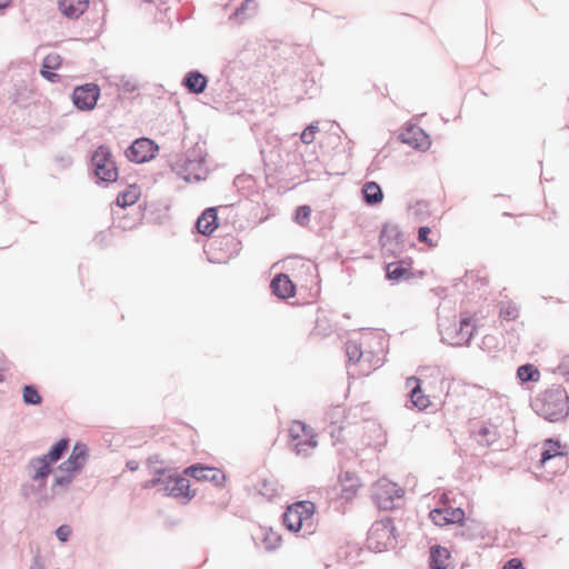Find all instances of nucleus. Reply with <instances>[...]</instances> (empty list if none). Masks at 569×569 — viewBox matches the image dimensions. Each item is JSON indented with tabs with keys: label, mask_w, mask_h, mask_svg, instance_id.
<instances>
[{
	"label": "nucleus",
	"mask_w": 569,
	"mask_h": 569,
	"mask_svg": "<svg viewBox=\"0 0 569 569\" xmlns=\"http://www.w3.org/2000/svg\"><path fill=\"white\" fill-rule=\"evenodd\" d=\"M157 151L158 146L151 139L139 138L127 149L126 156L130 161L142 163L151 160Z\"/></svg>",
	"instance_id": "nucleus-16"
},
{
	"label": "nucleus",
	"mask_w": 569,
	"mask_h": 569,
	"mask_svg": "<svg viewBox=\"0 0 569 569\" xmlns=\"http://www.w3.org/2000/svg\"><path fill=\"white\" fill-rule=\"evenodd\" d=\"M251 538L256 545L262 543L267 551H274L282 541L278 532L273 531L271 528L262 527L252 533Z\"/></svg>",
	"instance_id": "nucleus-19"
},
{
	"label": "nucleus",
	"mask_w": 569,
	"mask_h": 569,
	"mask_svg": "<svg viewBox=\"0 0 569 569\" xmlns=\"http://www.w3.org/2000/svg\"><path fill=\"white\" fill-rule=\"evenodd\" d=\"M21 495L26 499L30 498V496H34L33 482H26L21 486Z\"/></svg>",
	"instance_id": "nucleus-48"
},
{
	"label": "nucleus",
	"mask_w": 569,
	"mask_h": 569,
	"mask_svg": "<svg viewBox=\"0 0 569 569\" xmlns=\"http://www.w3.org/2000/svg\"><path fill=\"white\" fill-rule=\"evenodd\" d=\"M359 487L360 482L355 472H341L338 486L327 490L328 509L338 515H345Z\"/></svg>",
	"instance_id": "nucleus-2"
},
{
	"label": "nucleus",
	"mask_w": 569,
	"mask_h": 569,
	"mask_svg": "<svg viewBox=\"0 0 569 569\" xmlns=\"http://www.w3.org/2000/svg\"><path fill=\"white\" fill-rule=\"evenodd\" d=\"M386 277L392 281H403L415 278L411 260H400L386 266Z\"/></svg>",
	"instance_id": "nucleus-17"
},
{
	"label": "nucleus",
	"mask_w": 569,
	"mask_h": 569,
	"mask_svg": "<svg viewBox=\"0 0 569 569\" xmlns=\"http://www.w3.org/2000/svg\"><path fill=\"white\" fill-rule=\"evenodd\" d=\"M317 506L309 500L296 501L289 505L281 516L282 525L290 532L302 530V537L306 538L315 533L312 529V516Z\"/></svg>",
	"instance_id": "nucleus-3"
},
{
	"label": "nucleus",
	"mask_w": 569,
	"mask_h": 569,
	"mask_svg": "<svg viewBox=\"0 0 569 569\" xmlns=\"http://www.w3.org/2000/svg\"><path fill=\"white\" fill-rule=\"evenodd\" d=\"M29 569H43V566L40 563L39 556L34 557L33 563L30 566Z\"/></svg>",
	"instance_id": "nucleus-54"
},
{
	"label": "nucleus",
	"mask_w": 569,
	"mask_h": 569,
	"mask_svg": "<svg viewBox=\"0 0 569 569\" xmlns=\"http://www.w3.org/2000/svg\"><path fill=\"white\" fill-rule=\"evenodd\" d=\"M22 401L26 406H40L43 401L39 389L33 383H27L22 387Z\"/></svg>",
	"instance_id": "nucleus-31"
},
{
	"label": "nucleus",
	"mask_w": 569,
	"mask_h": 569,
	"mask_svg": "<svg viewBox=\"0 0 569 569\" xmlns=\"http://www.w3.org/2000/svg\"><path fill=\"white\" fill-rule=\"evenodd\" d=\"M503 569H525V567L519 558H511L505 562Z\"/></svg>",
	"instance_id": "nucleus-47"
},
{
	"label": "nucleus",
	"mask_w": 569,
	"mask_h": 569,
	"mask_svg": "<svg viewBox=\"0 0 569 569\" xmlns=\"http://www.w3.org/2000/svg\"><path fill=\"white\" fill-rule=\"evenodd\" d=\"M410 400H411L412 405L415 407H417L419 410L426 409L429 406V403H430L429 398L422 393V390H421L419 383H417L411 389V391H410Z\"/></svg>",
	"instance_id": "nucleus-34"
},
{
	"label": "nucleus",
	"mask_w": 569,
	"mask_h": 569,
	"mask_svg": "<svg viewBox=\"0 0 569 569\" xmlns=\"http://www.w3.org/2000/svg\"><path fill=\"white\" fill-rule=\"evenodd\" d=\"M184 477H192L197 481H209L216 487H223L226 475L216 467L204 466L202 463H193L183 470Z\"/></svg>",
	"instance_id": "nucleus-12"
},
{
	"label": "nucleus",
	"mask_w": 569,
	"mask_h": 569,
	"mask_svg": "<svg viewBox=\"0 0 569 569\" xmlns=\"http://www.w3.org/2000/svg\"><path fill=\"white\" fill-rule=\"evenodd\" d=\"M498 427L490 421L482 422L477 431L473 432L476 441L480 446L489 447L499 439Z\"/></svg>",
	"instance_id": "nucleus-22"
},
{
	"label": "nucleus",
	"mask_w": 569,
	"mask_h": 569,
	"mask_svg": "<svg viewBox=\"0 0 569 569\" xmlns=\"http://www.w3.org/2000/svg\"><path fill=\"white\" fill-rule=\"evenodd\" d=\"M396 528L390 517L373 522L368 531L367 547L375 552H382L396 547Z\"/></svg>",
	"instance_id": "nucleus-4"
},
{
	"label": "nucleus",
	"mask_w": 569,
	"mask_h": 569,
	"mask_svg": "<svg viewBox=\"0 0 569 569\" xmlns=\"http://www.w3.org/2000/svg\"><path fill=\"white\" fill-rule=\"evenodd\" d=\"M432 233L429 227H420L418 230V240L422 243H426L428 247L432 248L437 246L438 238L433 239L430 237Z\"/></svg>",
	"instance_id": "nucleus-36"
},
{
	"label": "nucleus",
	"mask_w": 569,
	"mask_h": 569,
	"mask_svg": "<svg viewBox=\"0 0 569 569\" xmlns=\"http://www.w3.org/2000/svg\"><path fill=\"white\" fill-rule=\"evenodd\" d=\"M517 379L521 385L537 382L540 379V371L533 363H525L518 367Z\"/></svg>",
	"instance_id": "nucleus-30"
},
{
	"label": "nucleus",
	"mask_w": 569,
	"mask_h": 569,
	"mask_svg": "<svg viewBox=\"0 0 569 569\" xmlns=\"http://www.w3.org/2000/svg\"><path fill=\"white\" fill-rule=\"evenodd\" d=\"M3 379H4L3 375H2V373H0V382H2V381H3Z\"/></svg>",
	"instance_id": "nucleus-58"
},
{
	"label": "nucleus",
	"mask_w": 569,
	"mask_h": 569,
	"mask_svg": "<svg viewBox=\"0 0 569 569\" xmlns=\"http://www.w3.org/2000/svg\"><path fill=\"white\" fill-rule=\"evenodd\" d=\"M403 490L387 479L378 480L373 486L372 499L380 510H393L399 507Z\"/></svg>",
	"instance_id": "nucleus-5"
},
{
	"label": "nucleus",
	"mask_w": 569,
	"mask_h": 569,
	"mask_svg": "<svg viewBox=\"0 0 569 569\" xmlns=\"http://www.w3.org/2000/svg\"><path fill=\"white\" fill-rule=\"evenodd\" d=\"M372 430H373L375 433H377V440L375 441L373 446L375 447H382V446H385L386 442H387V438H386V433L382 430V428L380 426L372 425Z\"/></svg>",
	"instance_id": "nucleus-41"
},
{
	"label": "nucleus",
	"mask_w": 569,
	"mask_h": 569,
	"mask_svg": "<svg viewBox=\"0 0 569 569\" xmlns=\"http://www.w3.org/2000/svg\"><path fill=\"white\" fill-rule=\"evenodd\" d=\"M305 441H306L305 437H299V440H291L290 442L292 443V450L295 451V445H297L298 442H305Z\"/></svg>",
	"instance_id": "nucleus-56"
},
{
	"label": "nucleus",
	"mask_w": 569,
	"mask_h": 569,
	"mask_svg": "<svg viewBox=\"0 0 569 569\" xmlns=\"http://www.w3.org/2000/svg\"><path fill=\"white\" fill-rule=\"evenodd\" d=\"M126 468L130 471H137L139 469V462L137 460H128Z\"/></svg>",
	"instance_id": "nucleus-53"
},
{
	"label": "nucleus",
	"mask_w": 569,
	"mask_h": 569,
	"mask_svg": "<svg viewBox=\"0 0 569 569\" xmlns=\"http://www.w3.org/2000/svg\"><path fill=\"white\" fill-rule=\"evenodd\" d=\"M164 481V478H154V477H151L149 480H146L141 487L142 489H152V488H160L161 487V483H163Z\"/></svg>",
	"instance_id": "nucleus-45"
},
{
	"label": "nucleus",
	"mask_w": 569,
	"mask_h": 569,
	"mask_svg": "<svg viewBox=\"0 0 569 569\" xmlns=\"http://www.w3.org/2000/svg\"><path fill=\"white\" fill-rule=\"evenodd\" d=\"M282 489V486L273 478L262 479L257 487L259 495L266 497L268 500H272L278 497Z\"/></svg>",
	"instance_id": "nucleus-28"
},
{
	"label": "nucleus",
	"mask_w": 569,
	"mask_h": 569,
	"mask_svg": "<svg viewBox=\"0 0 569 569\" xmlns=\"http://www.w3.org/2000/svg\"><path fill=\"white\" fill-rule=\"evenodd\" d=\"M149 470L154 478H166L169 473H172L174 469L169 467H152Z\"/></svg>",
	"instance_id": "nucleus-42"
},
{
	"label": "nucleus",
	"mask_w": 569,
	"mask_h": 569,
	"mask_svg": "<svg viewBox=\"0 0 569 569\" xmlns=\"http://www.w3.org/2000/svg\"><path fill=\"white\" fill-rule=\"evenodd\" d=\"M11 0H0V9H3L9 6Z\"/></svg>",
	"instance_id": "nucleus-57"
},
{
	"label": "nucleus",
	"mask_w": 569,
	"mask_h": 569,
	"mask_svg": "<svg viewBox=\"0 0 569 569\" xmlns=\"http://www.w3.org/2000/svg\"><path fill=\"white\" fill-rule=\"evenodd\" d=\"M61 57L58 53L52 52L47 54L42 62V77H44L51 82L57 81L59 76L57 73L51 72V70L58 69L61 66Z\"/></svg>",
	"instance_id": "nucleus-26"
},
{
	"label": "nucleus",
	"mask_w": 569,
	"mask_h": 569,
	"mask_svg": "<svg viewBox=\"0 0 569 569\" xmlns=\"http://www.w3.org/2000/svg\"><path fill=\"white\" fill-rule=\"evenodd\" d=\"M288 432L290 441L299 440V437L306 438L305 442H298L295 445V452L298 456L307 457L318 446L317 433L310 426L301 420H295Z\"/></svg>",
	"instance_id": "nucleus-7"
},
{
	"label": "nucleus",
	"mask_w": 569,
	"mask_h": 569,
	"mask_svg": "<svg viewBox=\"0 0 569 569\" xmlns=\"http://www.w3.org/2000/svg\"><path fill=\"white\" fill-rule=\"evenodd\" d=\"M546 471L552 477L555 476L556 473H552L551 471L557 469V463L556 462H552L551 465H549L547 468H545Z\"/></svg>",
	"instance_id": "nucleus-55"
},
{
	"label": "nucleus",
	"mask_w": 569,
	"mask_h": 569,
	"mask_svg": "<svg viewBox=\"0 0 569 569\" xmlns=\"http://www.w3.org/2000/svg\"><path fill=\"white\" fill-rule=\"evenodd\" d=\"M310 212H311V210L309 207H307V206L299 207L297 210V213H296L297 221L300 224H305L309 219Z\"/></svg>",
	"instance_id": "nucleus-44"
},
{
	"label": "nucleus",
	"mask_w": 569,
	"mask_h": 569,
	"mask_svg": "<svg viewBox=\"0 0 569 569\" xmlns=\"http://www.w3.org/2000/svg\"><path fill=\"white\" fill-rule=\"evenodd\" d=\"M552 462L557 463V469L552 470V473H565L568 469V457L561 449L560 441L548 438L542 445L538 467L547 468Z\"/></svg>",
	"instance_id": "nucleus-6"
},
{
	"label": "nucleus",
	"mask_w": 569,
	"mask_h": 569,
	"mask_svg": "<svg viewBox=\"0 0 569 569\" xmlns=\"http://www.w3.org/2000/svg\"><path fill=\"white\" fill-rule=\"evenodd\" d=\"M399 139L402 143L419 151H427L431 146L430 137L416 124H407L401 130Z\"/></svg>",
	"instance_id": "nucleus-15"
},
{
	"label": "nucleus",
	"mask_w": 569,
	"mask_h": 569,
	"mask_svg": "<svg viewBox=\"0 0 569 569\" xmlns=\"http://www.w3.org/2000/svg\"><path fill=\"white\" fill-rule=\"evenodd\" d=\"M47 482L48 480H39L33 482L34 496L42 495L47 491Z\"/></svg>",
	"instance_id": "nucleus-50"
},
{
	"label": "nucleus",
	"mask_w": 569,
	"mask_h": 569,
	"mask_svg": "<svg viewBox=\"0 0 569 569\" xmlns=\"http://www.w3.org/2000/svg\"><path fill=\"white\" fill-rule=\"evenodd\" d=\"M164 481V478H154V477H151L149 480H146L141 487L142 489H152V488H160L161 487V483H163Z\"/></svg>",
	"instance_id": "nucleus-46"
},
{
	"label": "nucleus",
	"mask_w": 569,
	"mask_h": 569,
	"mask_svg": "<svg viewBox=\"0 0 569 569\" xmlns=\"http://www.w3.org/2000/svg\"><path fill=\"white\" fill-rule=\"evenodd\" d=\"M34 497L37 498L39 505H47L50 500L53 499V495L49 496L47 491L43 492L42 495H37Z\"/></svg>",
	"instance_id": "nucleus-52"
},
{
	"label": "nucleus",
	"mask_w": 569,
	"mask_h": 569,
	"mask_svg": "<svg viewBox=\"0 0 569 569\" xmlns=\"http://www.w3.org/2000/svg\"><path fill=\"white\" fill-rule=\"evenodd\" d=\"M99 97V86L94 83H86L74 88L72 92V102L79 110L90 111L97 106Z\"/></svg>",
	"instance_id": "nucleus-13"
},
{
	"label": "nucleus",
	"mask_w": 569,
	"mask_h": 569,
	"mask_svg": "<svg viewBox=\"0 0 569 569\" xmlns=\"http://www.w3.org/2000/svg\"><path fill=\"white\" fill-rule=\"evenodd\" d=\"M218 228V216L214 208L206 209L198 218L197 229L204 236L211 234Z\"/></svg>",
	"instance_id": "nucleus-24"
},
{
	"label": "nucleus",
	"mask_w": 569,
	"mask_h": 569,
	"mask_svg": "<svg viewBox=\"0 0 569 569\" xmlns=\"http://www.w3.org/2000/svg\"><path fill=\"white\" fill-rule=\"evenodd\" d=\"M362 193L366 202L369 204L380 203L383 199V193L380 186L373 181L363 184Z\"/></svg>",
	"instance_id": "nucleus-32"
},
{
	"label": "nucleus",
	"mask_w": 569,
	"mask_h": 569,
	"mask_svg": "<svg viewBox=\"0 0 569 569\" xmlns=\"http://www.w3.org/2000/svg\"><path fill=\"white\" fill-rule=\"evenodd\" d=\"M57 569H59V568H57Z\"/></svg>",
	"instance_id": "nucleus-59"
},
{
	"label": "nucleus",
	"mask_w": 569,
	"mask_h": 569,
	"mask_svg": "<svg viewBox=\"0 0 569 569\" xmlns=\"http://www.w3.org/2000/svg\"><path fill=\"white\" fill-rule=\"evenodd\" d=\"M328 432H329V435L331 437L332 445L336 446L341 440L342 432H343V427L337 426L335 423H331L329 426Z\"/></svg>",
	"instance_id": "nucleus-40"
},
{
	"label": "nucleus",
	"mask_w": 569,
	"mask_h": 569,
	"mask_svg": "<svg viewBox=\"0 0 569 569\" xmlns=\"http://www.w3.org/2000/svg\"><path fill=\"white\" fill-rule=\"evenodd\" d=\"M442 341L450 346H463L469 342L472 337L470 319H461L459 323L456 321L441 325Z\"/></svg>",
	"instance_id": "nucleus-10"
},
{
	"label": "nucleus",
	"mask_w": 569,
	"mask_h": 569,
	"mask_svg": "<svg viewBox=\"0 0 569 569\" xmlns=\"http://www.w3.org/2000/svg\"><path fill=\"white\" fill-rule=\"evenodd\" d=\"M385 358H348L346 370L349 379H360L382 367Z\"/></svg>",
	"instance_id": "nucleus-11"
},
{
	"label": "nucleus",
	"mask_w": 569,
	"mask_h": 569,
	"mask_svg": "<svg viewBox=\"0 0 569 569\" xmlns=\"http://www.w3.org/2000/svg\"><path fill=\"white\" fill-rule=\"evenodd\" d=\"M318 128L316 126L308 127L302 133H301V140L305 143H311L316 139Z\"/></svg>",
	"instance_id": "nucleus-43"
},
{
	"label": "nucleus",
	"mask_w": 569,
	"mask_h": 569,
	"mask_svg": "<svg viewBox=\"0 0 569 569\" xmlns=\"http://www.w3.org/2000/svg\"><path fill=\"white\" fill-rule=\"evenodd\" d=\"M183 84L190 92L201 93L207 87V78L200 72L192 71L184 77Z\"/></svg>",
	"instance_id": "nucleus-29"
},
{
	"label": "nucleus",
	"mask_w": 569,
	"mask_h": 569,
	"mask_svg": "<svg viewBox=\"0 0 569 569\" xmlns=\"http://www.w3.org/2000/svg\"><path fill=\"white\" fill-rule=\"evenodd\" d=\"M62 475H58L53 479L52 491L54 492L56 487H68L73 479L76 478L74 473H70V471H61Z\"/></svg>",
	"instance_id": "nucleus-35"
},
{
	"label": "nucleus",
	"mask_w": 569,
	"mask_h": 569,
	"mask_svg": "<svg viewBox=\"0 0 569 569\" xmlns=\"http://www.w3.org/2000/svg\"><path fill=\"white\" fill-rule=\"evenodd\" d=\"M159 491L169 497L180 498L183 503H188L196 496V490H190V481L177 470L164 478Z\"/></svg>",
	"instance_id": "nucleus-8"
},
{
	"label": "nucleus",
	"mask_w": 569,
	"mask_h": 569,
	"mask_svg": "<svg viewBox=\"0 0 569 569\" xmlns=\"http://www.w3.org/2000/svg\"><path fill=\"white\" fill-rule=\"evenodd\" d=\"M558 373L565 378L566 382H569V358L567 362L558 366Z\"/></svg>",
	"instance_id": "nucleus-51"
},
{
	"label": "nucleus",
	"mask_w": 569,
	"mask_h": 569,
	"mask_svg": "<svg viewBox=\"0 0 569 569\" xmlns=\"http://www.w3.org/2000/svg\"><path fill=\"white\" fill-rule=\"evenodd\" d=\"M270 287L272 292L282 299L290 298L295 295V284L291 279L283 273L276 276L271 281Z\"/></svg>",
	"instance_id": "nucleus-23"
},
{
	"label": "nucleus",
	"mask_w": 569,
	"mask_h": 569,
	"mask_svg": "<svg viewBox=\"0 0 569 569\" xmlns=\"http://www.w3.org/2000/svg\"><path fill=\"white\" fill-rule=\"evenodd\" d=\"M89 6V0H59V8L63 14L77 18L82 14Z\"/></svg>",
	"instance_id": "nucleus-25"
},
{
	"label": "nucleus",
	"mask_w": 569,
	"mask_h": 569,
	"mask_svg": "<svg viewBox=\"0 0 569 569\" xmlns=\"http://www.w3.org/2000/svg\"><path fill=\"white\" fill-rule=\"evenodd\" d=\"M146 463H147L148 469H151L157 463L164 465V460L161 458L160 455H152V456L148 457Z\"/></svg>",
	"instance_id": "nucleus-49"
},
{
	"label": "nucleus",
	"mask_w": 569,
	"mask_h": 569,
	"mask_svg": "<svg viewBox=\"0 0 569 569\" xmlns=\"http://www.w3.org/2000/svg\"><path fill=\"white\" fill-rule=\"evenodd\" d=\"M96 176L106 182H113L118 178V169L111 156L110 149L100 146L91 158Z\"/></svg>",
	"instance_id": "nucleus-9"
},
{
	"label": "nucleus",
	"mask_w": 569,
	"mask_h": 569,
	"mask_svg": "<svg viewBox=\"0 0 569 569\" xmlns=\"http://www.w3.org/2000/svg\"><path fill=\"white\" fill-rule=\"evenodd\" d=\"M89 456L88 446L81 441H77L68 459L61 462L58 469L60 471H70V473L78 476L82 471Z\"/></svg>",
	"instance_id": "nucleus-14"
},
{
	"label": "nucleus",
	"mask_w": 569,
	"mask_h": 569,
	"mask_svg": "<svg viewBox=\"0 0 569 569\" xmlns=\"http://www.w3.org/2000/svg\"><path fill=\"white\" fill-rule=\"evenodd\" d=\"M457 536L468 541L483 539L486 536V526L476 519H465V521L459 525Z\"/></svg>",
	"instance_id": "nucleus-18"
},
{
	"label": "nucleus",
	"mask_w": 569,
	"mask_h": 569,
	"mask_svg": "<svg viewBox=\"0 0 569 569\" xmlns=\"http://www.w3.org/2000/svg\"><path fill=\"white\" fill-rule=\"evenodd\" d=\"M141 197V189L137 184H130L117 197L116 203L120 208H127L134 204Z\"/></svg>",
	"instance_id": "nucleus-27"
},
{
	"label": "nucleus",
	"mask_w": 569,
	"mask_h": 569,
	"mask_svg": "<svg viewBox=\"0 0 569 569\" xmlns=\"http://www.w3.org/2000/svg\"><path fill=\"white\" fill-rule=\"evenodd\" d=\"M520 311L516 303L512 301H502L499 307V318L502 321H515L519 318Z\"/></svg>",
	"instance_id": "nucleus-33"
},
{
	"label": "nucleus",
	"mask_w": 569,
	"mask_h": 569,
	"mask_svg": "<svg viewBox=\"0 0 569 569\" xmlns=\"http://www.w3.org/2000/svg\"><path fill=\"white\" fill-rule=\"evenodd\" d=\"M446 515L450 523H462L465 521V510L461 508H446Z\"/></svg>",
	"instance_id": "nucleus-38"
},
{
	"label": "nucleus",
	"mask_w": 569,
	"mask_h": 569,
	"mask_svg": "<svg viewBox=\"0 0 569 569\" xmlns=\"http://www.w3.org/2000/svg\"><path fill=\"white\" fill-rule=\"evenodd\" d=\"M54 535L60 542H67L72 535V529L69 525H60L56 529Z\"/></svg>",
	"instance_id": "nucleus-39"
},
{
	"label": "nucleus",
	"mask_w": 569,
	"mask_h": 569,
	"mask_svg": "<svg viewBox=\"0 0 569 569\" xmlns=\"http://www.w3.org/2000/svg\"><path fill=\"white\" fill-rule=\"evenodd\" d=\"M69 447L70 440L68 438H61L56 441L44 455L38 457L41 459V461H44L50 467H53L68 452Z\"/></svg>",
	"instance_id": "nucleus-20"
},
{
	"label": "nucleus",
	"mask_w": 569,
	"mask_h": 569,
	"mask_svg": "<svg viewBox=\"0 0 569 569\" xmlns=\"http://www.w3.org/2000/svg\"><path fill=\"white\" fill-rule=\"evenodd\" d=\"M535 412L550 422L563 420L569 415V396L561 386H552L532 401Z\"/></svg>",
	"instance_id": "nucleus-1"
},
{
	"label": "nucleus",
	"mask_w": 569,
	"mask_h": 569,
	"mask_svg": "<svg viewBox=\"0 0 569 569\" xmlns=\"http://www.w3.org/2000/svg\"><path fill=\"white\" fill-rule=\"evenodd\" d=\"M429 518L436 526H446L449 525L446 510L440 508H435L430 511Z\"/></svg>",
	"instance_id": "nucleus-37"
},
{
	"label": "nucleus",
	"mask_w": 569,
	"mask_h": 569,
	"mask_svg": "<svg viewBox=\"0 0 569 569\" xmlns=\"http://www.w3.org/2000/svg\"><path fill=\"white\" fill-rule=\"evenodd\" d=\"M26 469L28 471L30 479L33 482L39 480H48L49 476L54 470L53 467H50L47 462L41 461L39 457L31 458Z\"/></svg>",
	"instance_id": "nucleus-21"
}]
</instances>
